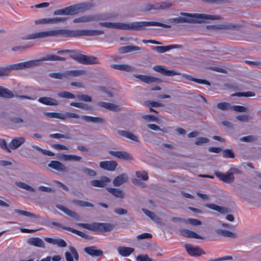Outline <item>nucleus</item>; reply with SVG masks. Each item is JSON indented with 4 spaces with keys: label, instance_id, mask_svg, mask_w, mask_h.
<instances>
[{
    "label": "nucleus",
    "instance_id": "1",
    "mask_svg": "<svg viewBox=\"0 0 261 261\" xmlns=\"http://www.w3.org/2000/svg\"><path fill=\"white\" fill-rule=\"evenodd\" d=\"M104 34L102 30H70L66 29L53 30L30 34L23 39L31 40L44 38L48 37L61 36L63 37H76L79 36H94Z\"/></svg>",
    "mask_w": 261,
    "mask_h": 261
},
{
    "label": "nucleus",
    "instance_id": "2",
    "mask_svg": "<svg viewBox=\"0 0 261 261\" xmlns=\"http://www.w3.org/2000/svg\"><path fill=\"white\" fill-rule=\"evenodd\" d=\"M99 25L109 29L116 30L142 31L145 30V28L149 26H158L165 28L170 29L171 25L156 21H134L129 23L123 22H100Z\"/></svg>",
    "mask_w": 261,
    "mask_h": 261
},
{
    "label": "nucleus",
    "instance_id": "3",
    "mask_svg": "<svg viewBox=\"0 0 261 261\" xmlns=\"http://www.w3.org/2000/svg\"><path fill=\"white\" fill-rule=\"evenodd\" d=\"M180 14L182 16L171 18L168 19L171 23H201L205 22V20H220L222 19L219 15H213L206 14L189 13L181 12Z\"/></svg>",
    "mask_w": 261,
    "mask_h": 261
},
{
    "label": "nucleus",
    "instance_id": "4",
    "mask_svg": "<svg viewBox=\"0 0 261 261\" xmlns=\"http://www.w3.org/2000/svg\"><path fill=\"white\" fill-rule=\"evenodd\" d=\"M24 109L19 108L8 113H3L8 123L13 129H19L27 126V122L23 114Z\"/></svg>",
    "mask_w": 261,
    "mask_h": 261
},
{
    "label": "nucleus",
    "instance_id": "5",
    "mask_svg": "<svg viewBox=\"0 0 261 261\" xmlns=\"http://www.w3.org/2000/svg\"><path fill=\"white\" fill-rule=\"evenodd\" d=\"M94 6V4L91 3H80L57 10L54 11V14L55 15H73L81 12L89 10Z\"/></svg>",
    "mask_w": 261,
    "mask_h": 261
},
{
    "label": "nucleus",
    "instance_id": "6",
    "mask_svg": "<svg viewBox=\"0 0 261 261\" xmlns=\"http://www.w3.org/2000/svg\"><path fill=\"white\" fill-rule=\"evenodd\" d=\"M76 225L91 231L99 230L102 232L111 231L115 226V224L112 223L98 222H94L91 224L79 223Z\"/></svg>",
    "mask_w": 261,
    "mask_h": 261
},
{
    "label": "nucleus",
    "instance_id": "7",
    "mask_svg": "<svg viewBox=\"0 0 261 261\" xmlns=\"http://www.w3.org/2000/svg\"><path fill=\"white\" fill-rule=\"evenodd\" d=\"M214 173L223 182L226 184H231L234 180V174H241V171L238 168L233 167L231 168L226 173L215 171Z\"/></svg>",
    "mask_w": 261,
    "mask_h": 261
},
{
    "label": "nucleus",
    "instance_id": "8",
    "mask_svg": "<svg viewBox=\"0 0 261 261\" xmlns=\"http://www.w3.org/2000/svg\"><path fill=\"white\" fill-rule=\"evenodd\" d=\"M30 65L28 62H21L11 64L5 67H0V77L8 76L11 71L27 69Z\"/></svg>",
    "mask_w": 261,
    "mask_h": 261
},
{
    "label": "nucleus",
    "instance_id": "9",
    "mask_svg": "<svg viewBox=\"0 0 261 261\" xmlns=\"http://www.w3.org/2000/svg\"><path fill=\"white\" fill-rule=\"evenodd\" d=\"M14 212L16 213H18L20 215L25 216L27 217H33L34 218L38 219L39 221H41L40 223L42 224H48L50 223V220L47 217H42L38 215H36L35 214L27 212L25 211L20 210L18 209H15Z\"/></svg>",
    "mask_w": 261,
    "mask_h": 261
},
{
    "label": "nucleus",
    "instance_id": "10",
    "mask_svg": "<svg viewBox=\"0 0 261 261\" xmlns=\"http://www.w3.org/2000/svg\"><path fill=\"white\" fill-rule=\"evenodd\" d=\"M108 153L114 157L127 161H131L134 159L130 153L125 151L109 150Z\"/></svg>",
    "mask_w": 261,
    "mask_h": 261
},
{
    "label": "nucleus",
    "instance_id": "11",
    "mask_svg": "<svg viewBox=\"0 0 261 261\" xmlns=\"http://www.w3.org/2000/svg\"><path fill=\"white\" fill-rule=\"evenodd\" d=\"M44 61H57V56L49 54L38 60L26 61L25 62H28L30 64L29 66L27 67V68H30L38 66L39 65L40 62Z\"/></svg>",
    "mask_w": 261,
    "mask_h": 261
},
{
    "label": "nucleus",
    "instance_id": "12",
    "mask_svg": "<svg viewBox=\"0 0 261 261\" xmlns=\"http://www.w3.org/2000/svg\"><path fill=\"white\" fill-rule=\"evenodd\" d=\"M153 69L165 76H174L176 75H180L179 72H177L174 70H168L165 66L163 65H155L153 67Z\"/></svg>",
    "mask_w": 261,
    "mask_h": 261
},
{
    "label": "nucleus",
    "instance_id": "13",
    "mask_svg": "<svg viewBox=\"0 0 261 261\" xmlns=\"http://www.w3.org/2000/svg\"><path fill=\"white\" fill-rule=\"evenodd\" d=\"M185 247L189 255L193 256H199L204 254L205 252L199 247H194L191 244H185Z\"/></svg>",
    "mask_w": 261,
    "mask_h": 261
},
{
    "label": "nucleus",
    "instance_id": "14",
    "mask_svg": "<svg viewBox=\"0 0 261 261\" xmlns=\"http://www.w3.org/2000/svg\"><path fill=\"white\" fill-rule=\"evenodd\" d=\"M134 76L146 84H150L152 83H159L161 82V80L160 79L149 75L135 74H134Z\"/></svg>",
    "mask_w": 261,
    "mask_h": 261
},
{
    "label": "nucleus",
    "instance_id": "15",
    "mask_svg": "<svg viewBox=\"0 0 261 261\" xmlns=\"http://www.w3.org/2000/svg\"><path fill=\"white\" fill-rule=\"evenodd\" d=\"M118 164L115 161H106L99 163V166L101 168L110 171L115 170Z\"/></svg>",
    "mask_w": 261,
    "mask_h": 261
},
{
    "label": "nucleus",
    "instance_id": "16",
    "mask_svg": "<svg viewBox=\"0 0 261 261\" xmlns=\"http://www.w3.org/2000/svg\"><path fill=\"white\" fill-rule=\"evenodd\" d=\"M97 105L101 108H105L113 112H119L121 110V108L119 106L113 103L105 101H99L98 102Z\"/></svg>",
    "mask_w": 261,
    "mask_h": 261
},
{
    "label": "nucleus",
    "instance_id": "17",
    "mask_svg": "<svg viewBox=\"0 0 261 261\" xmlns=\"http://www.w3.org/2000/svg\"><path fill=\"white\" fill-rule=\"evenodd\" d=\"M25 142V138L23 137H16L9 143V147L11 149L15 150L19 148Z\"/></svg>",
    "mask_w": 261,
    "mask_h": 261
},
{
    "label": "nucleus",
    "instance_id": "18",
    "mask_svg": "<svg viewBox=\"0 0 261 261\" xmlns=\"http://www.w3.org/2000/svg\"><path fill=\"white\" fill-rule=\"evenodd\" d=\"M79 63L84 65L97 64L98 63L96 57L83 54Z\"/></svg>",
    "mask_w": 261,
    "mask_h": 261
},
{
    "label": "nucleus",
    "instance_id": "19",
    "mask_svg": "<svg viewBox=\"0 0 261 261\" xmlns=\"http://www.w3.org/2000/svg\"><path fill=\"white\" fill-rule=\"evenodd\" d=\"M84 251L92 257H98L103 254V251L101 250L97 249V247L94 246L85 247Z\"/></svg>",
    "mask_w": 261,
    "mask_h": 261
},
{
    "label": "nucleus",
    "instance_id": "20",
    "mask_svg": "<svg viewBox=\"0 0 261 261\" xmlns=\"http://www.w3.org/2000/svg\"><path fill=\"white\" fill-rule=\"evenodd\" d=\"M181 234L186 238H195L197 239H204V238L198 235L196 232L185 228H181L179 230Z\"/></svg>",
    "mask_w": 261,
    "mask_h": 261
},
{
    "label": "nucleus",
    "instance_id": "21",
    "mask_svg": "<svg viewBox=\"0 0 261 261\" xmlns=\"http://www.w3.org/2000/svg\"><path fill=\"white\" fill-rule=\"evenodd\" d=\"M48 167L56 170L57 171L67 172L68 171L67 167L63 164L57 161H52L48 165Z\"/></svg>",
    "mask_w": 261,
    "mask_h": 261
},
{
    "label": "nucleus",
    "instance_id": "22",
    "mask_svg": "<svg viewBox=\"0 0 261 261\" xmlns=\"http://www.w3.org/2000/svg\"><path fill=\"white\" fill-rule=\"evenodd\" d=\"M81 118L87 122H92L93 123H104L106 120L103 117H95L87 115H82Z\"/></svg>",
    "mask_w": 261,
    "mask_h": 261
},
{
    "label": "nucleus",
    "instance_id": "23",
    "mask_svg": "<svg viewBox=\"0 0 261 261\" xmlns=\"http://www.w3.org/2000/svg\"><path fill=\"white\" fill-rule=\"evenodd\" d=\"M56 207L61 211L63 212L65 214L68 215L69 216L73 218L75 220H80V216L76 213L75 212L67 208L61 204H57Z\"/></svg>",
    "mask_w": 261,
    "mask_h": 261
},
{
    "label": "nucleus",
    "instance_id": "24",
    "mask_svg": "<svg viewBox=\"0 0 261 261\" xmlns=\"http://www.w3.org/2000/svg\"><path fill=\"white\" fill-rule=\"evenodd\" d=\"M111 67L116 70L126 72H133L136 70L135 67L127 64H112Z\"/></svg>",
    "mask_w": 261,
    "mask_h": 261
},
{
    "label": "nucleus",
    "instance_id": "25",
    "mask_svg": "<svg viewBox=\"0 0 261 261\" xmlns=\"http://www.w3.org/2000/svg\"><path fill=\"white\" fill-rule=\"evenodd\" d=\"M128 180L126 174L122 173L116 176L113 180V184L115 187H119L125 183Z\"/></svg>",
    "mask_w": 261,
    "mask_h": 261
},
{
    "label": "nucleus",
    "instance_id": "26",
    "mask_svg": "<svg viewBox=\"0 0 261 261\" xmlns=\"http://www.w3.org/2000/svg\"><path fill=\"white\" fill-rule=\"evenodd\" d=\"M117 134L122 137H125L136 142H138L139 141L138 136L129 131L124 130H118Z\"/></svg>",
    "mask_w": 261,
    "mask_h": 261
},
{
    "label": "nucleus",
    "instance_id": "27",
    "mask_svg": "<svg viewBox=\"0 0 261 261\" xmlns=\"http://www.w3.org/2000/svg\"><path fill=\"white\" fill-rule=\"evenodd\" d=\"M111 179L107 176H103L101 180H92L90 181L91 185L93 187L102 188L105 186L106 183L110 182Z\"/></svg>",
    "mask_w": 261,
    "mask_h": 261
},
{
    "label": "nucleus",
    "instance_id": "28",
    "mask_svg": "<svg viewBox=\"0 0 261 261\" xmlns=\"http://www.w3.org/2000/svg\"><path fill=\"white\" fill-rule=\"evenodd\" d=\"M206 207L216 211L221 214H226L229 212V210L225 207L221 206L215 204L208 203L205 205Z\"/></svg>",
    "mask_w": 261,
    "mask_h": 261
},
{
    "label": "nucleus",
    "instance_id": "29",
    "mask_svg": "<svg viewBox=\"0 0 261 261\" xmlns=\"http://www.w3.org/2000/svg\"><path fill=\"white\" fill-rule=\"evenodd\" d=\"M44 240L48 243L57 245L60 247H65L67 246V243L66 242L61 239L45 238Z\"/></svg>",
    "mask_w": 261,
    "mask_h": 261
},
{
    "label": "nucleus",
    "instance_id": "30",
    "mask_svg": "<svg viewBox=\"0 0 261 261\" xmlns=\"http://www.w3.org/2000/svg\"><path fill=\"white\" fill-rule=\"evenodd\" d=\"M65 78L68 77H77L86 74L87 72L85 70H70L65 71Z\"/></svg>",
    "mask_w": 261,
    "mask_h": 261
},
{
    "label": "nucleus",
    "instance_id": "31",
    "mask_svg": "<svg viewBox=\"0 0 261 261\" xmlns=\"http://www.w3.org/2000/svg\"><path fill=\"white\" fill-rule=\"evenodd\" d=\"M117 250L120 255L122 256L126 257L133 253L135 251V249L132 247L120 246L118 248Z\"/></svg>",
    "mask_w": 261,
    "mask_h": 261
},
{
    "label": "nucleus",
    "instance_id": "32",
    "mask_svg": "<svg viewBox=\"0 0 261 261\" xmlns=\"http://www.w3.org/2000/svg\"><path fill=\"white\" fill-rule=\"evenodd\" d=\"M38 101L48 106L58 105V101L56 99L49 97H41L38 99Z\"/></svg>",
    "mask_w": 261,
    "mask_h": 261
},
{
    "label": "nucleus",
    "instance_id": "33",
    "mask_svg": "<svg viewBox=\"0 0 261 261\" xmlns=\"http://www.w3.org/2000/svg\"><path fill=\"white\" fill-rule=\"evenodd\" d=\"M141 10L144 12H147L151 10L158 11V3L154 4L145 3L141 6Z\"/></svg>",
    "mask_w": 261,
    "mask_h": 261
},
{
    "label": "nucleus",
    "instance_id": "34",
    "mask_svg": "<svg viewBox=\"0 0 261 261\" xmlns=\"http://www.w3.org/2000/svg\"><path fill=\"white\" fill-rule=\"evenodd\" d=\"M106 189L108 192L116 197L119 198H123L124 197V192L120 189L107 187Z\"/></svg>",
    "mask_w": 261,
    "mask_h": 261
},
{
    "label": "nucleus",
    "instance_id": "35",
    "mask_svg": "<svg viewBox=\"0 0 261 261\" xmlns=\"http://www.w3.org/2000/svg\"><path fill=\"white\" fill-rule=\"evenodd\" d=\"M94 15H84L73 20L74 23L89 22L95 21Z\"/></svg>",
    "mask_w": 261,
    "mask_h": 261
},
{
    "label": "nucleus",
    "instance_id": "36",
    "mask_svg": "<svg viewBox=\"0 0 261 261\" xmlns=\"http://www.w3.org/2000/svg\"><path fill=\"white\" fill-rule=\"evenodd\" d=\"M177 47V45H170L168 46H159L152 47V50L156 51L158 53L162 54L165 53L171 49L175 48Z\"/></svg>",
    "mask_w": 261,
    "mask_h": 261
},
{
    "label": "nucleus",
    "instance_id": "37",
    "mask_svg": "<svg viewBox=\"0 0 261 261\" xmlns=\"http://www.w3.org/2000/svg\"><path fill=\"white\" fill-rule=\"evenodd\" d=\"M215 231L218 234L225 237L232 238V239H236L237 238V236L235 233L232 232L227 230L218 229H216L215 230Z\"/></svg>",
    "mask_w": 261,
    "mask_h": 261
},
{
    "label": "nucleus",
    "instance_id": "38",
    "mask_svg": "<svg viewBox=\"0 0 261 261\" xmlns=\"http://www.w3.org/2000/svg\"><path fill=\"white\" fill-rule=\"evenodd\" d=\"M28 243L31 245L35 246L38 247H45V245L43 241L39 238H32L28 240Z\"/></svg>",
    "mask_w": 261,
    "mask_h": 261
},
{
    "label": "nucleus",
    "instance_id": "39",
    "mask_svg": "<svg viewBox=\"0 0 261 261\" xmlns=\"http://www.w3.org/2000/svg\"><path fill=\"white\" fill-rule=\"evenodd\" d=\"M141 49L140 47L134 45H128L121 47L119 48V51L121 54H125Z\"/></svg>",
    "mask_w": 261,
    "mask_h": 261
},
{
    "label": "nucleus",
    "instance_id": "40",
    "mask_svg": "<svg viewBox=\"0 0 261 261\" xmlns=\"http://www.w3.org/2000/svg\"><path fill=\"white\" fill-rule=\"evenodd\" d=\"M63 229L70 231L85 239L91 240L92 239V237L85 233L83 232L77 230L69 227H62Z\"/></svg>",
    "mask_w": 261,
    "mask_h": 261
},
{
    "label": "nucleus",
    "instance_id": "41",
    "mask_svg": "<svg viewBox=\"0 0 261 261\" xmlns=\"http://www.w3.org/2000/svg\"><path fill=\"white\" fill-rule=\"evenodd\" d=\"M182 77L189 81H193L201 84L206 85L209 86H211V83L206 80L196 79L192 77L191 75L187 74H183Z\"/></svg>",
    "mask_w": 261,
    "mask_h": 261
},
{
    "label": "nucleus",
    "instance_id": "42",
    "mask_svg": "<svg viewBox=\"0 0 261 261\" xmlns=\"http://www.w3.org/2000/svg\"><path fill=\"white\" fill-rule=\"evenodd\" d=\"M0 97L11 98L14 97V95L8 89L0 86Z\"/></svg>",
    "mask_w": 261,
    "mask_h": 261
},
{
    "label": "nucleus",
    "instance_id": "43",
    "mask_svg": "<svg viewBox=\"0 0 261 261\" xmlns=\"http://www.w3.org/2000/svg\"><path fill=\"white\" fill-rule=\"evenodd\" d=\"M114 17V16L110 13L94 14V18L95 19V21H98L99 20H110Z\"/></svg>",
    "mask_w": 261,
    "mask_h": 261
},
{
    "label": "nucleus",
    "instance_id": "44",
    "mask_svg": "<svg viewBox=\"0 0 261 261\" xmlns=\"http://www.w3.org/2000/svg\"><path fill=\"white\" fill-rule=\"evenodd\" d=\"M70 105L71 106H73L85 111H91L92 109L91 106L86 103L82 102H71L70 103Z\"/></svg>",
    "mask_w": 261,
    "mask_h": 261
},
{
    "label": "nucleus",
    "instance_id": "45",
    "mask_svg": "<svg viewBox=\"0 0 261 261\" xmlns=\"http://www.w3.org/2000/svg\"><path fill=\"white\" fill-rule=\"evenodd\" d=\"M15 185L20 188L24 189L27 191H28L30 192H35L36 190L31 187V186L27 184L22 181H17L15 182Z\"/></svg>",
    "mask_w": 261,
    "mask_h": 261
},
{
    "label": "nucleus",
    "instance_id": "46",
    "mask_svg": "<svg viewBox=\"0 0 261 261\" xmlns=\"http://www.w3.org/2000/svg\"><path fill=\"white\" fill-rule=\"evenodd\" d=\"M142 212L148 217H149L151 219L153 220L155 222H160L159 217L156 215L153 212L150 211L145 208L142 209Z\"/></svg>",
    "mask_w": 261,
    "mask_h": 261
},
{
    "label": "nucleus",
    "instance_id": "47",
    "mask_svg": "<svg viewBox=\"0 0 261 261\" xmlns=\"http://www.w3.org/2000/svg\"><path fill=\"white\" fill-rule=\"evenodd\" d=\"M69 53L70 54L69 56L71 59L75 60L78 63H79V61H80V59H81V57L83 54H81L77 50H70V49H69Z\"/></svg>",
    "mask_w": 261,
    "mask_h": 261
},
{
    "label": "nucleus",
    "instance_id": "48",
    "mask_svg": "<svg viewBox=\"0 0 261 261\" xmlns=\"http://www.w3.org/2000/svg\"><path fill=\"white\" fill-rule=\"evenodd\" d=\"M72 202L81 207H94V205L92 203L83 200L73 199Z\"/></svg>",
    "mask_w": 261,
    "mask_h": 261
},
{
    "label": "nucleus",
    "instance_id": "49",
    "mask_svg": "<svg viewBox=\"0 0 261 261\" xmlns=\"http://www.w3.org/2000/svg\"><path fill=\"white\" fill-rule=\"evenodd\" d=\"M57 95L61 98H67V99H74L76 96L73 94L68 91H61L58 93Z\"/></svg>",
    "mask_w": 261,
    "mask_h": 261
},
{
    "label": "nucleus",
    "instance_id": "50",
    "mask_svg": "<svg viewBox=\"0 0 261 261\" xmlns=\"http://www.w3.org/2000/svg\"><path fill=\"white\" fill-rule=\"evenodd\" d=\"M173 5L172 3L166 1L161 3H158V11L161 10H166L170 8Z\"/></svg>",
    "mask_w": 261,
    "mask_h": 261
},
{
    "label": "nucleus",
    "instance_id": "51",
    "mask_svg": "<svg viewBox=\"0 0 261 261\" xmlns=\"http://www.w3.org/2000/svg\"><path fill=\"white\" fill-rule=\"evenodd\" d=\"M45 116L49 118H55L62 120L64 119L63 114L56 112H46L44 113Z\"/></svg>",
    "mask_w": 261,
    "mask_h": 261
},
{
    "label": "nucleus",
    "instance_id": "52",
    "mask_svg": "<svg viewBox=\"0 0 261 261\" xmlns=\"http://www.w3.org/2000/svg\"><path fill=\"white\" fill-rule=\"evenodd\" d=\"M233 96H244V97H253L255 95V93L252 91H247L243 92H237L231 95Z\"/></svg>",
    "mask_w": 261,
    "mask_h": 261
},
{
    "label": "nucleus",
    "instance_id": "53",
    "mask_svg": "<svg viewBox=\"0 0 261 261\" xmlns=\"http://www.w3.org/2000/svg\"><path fill=\"white\" fill-rule=\"evenodd\" d=\"M136 176L142 180H147L148 179V173L145 171H137L136 172Z\"/></svg>",
    "mask_w": 261,
    "mask_h": 261
},
{
    "label": "nucleus",
    "instance_id": "54",
    "mask_svg": "<svg viewBox=\"0 0 261 261\" xmlns=\"http://www.w3.org/2000/svg\"><path fill=\"white\" fill-rule=\"evenodd\" d=\"M257 140V137L253 135H249L242 137L240 139V141L243 142H253Z\"/></svg>",
    "mask_w": 261,
    "mask_h": 261
},
{
    "label": "nucleus",
    "instance_id": "55",
    "mask_svg": "<svg viewBox=\"0 0 261 261\" xmlns=\"http://www.w3.org/2000/svg\"><path fill=\"white\" fill-rule=\"evenodd\" d=\"M48 75L50 77L56 79H60V80L66 79L65 72L50 73Z\"/></svg>",
    "mask_w": 261,
    "mask_h": 261
},
{
    "label": "nucleus",
    "instance_id": "56",
    "mask_svg": "<svg viewBox=\"0 0 261 261\" xmlns=\"http://www.w3.org/2000/svg\"><path fill=\"white\" fill-rule=\"evenodd\" d=\"M63 156V159L65 161H71V160H74L76 161H79L81 160L82 158L80 156H77L76 155H72V154H62Z\"/></svg>",
    "mask_w": 261,
    "mask_h": 261
},
{
    "label": "nucleus",
    "instance_id": "57",
    "mask_svg": "<svg viewBox=\"0 0 261 261\" xmlns=\"http://www.w3.org/2000/svg\"><path fill=\"white\" fill-rule=\"evenodd\" d=\"M75 97H76L78 100L85 102H91L92 100V97L87 94H77L76 95Z\"/></svg>",
    "mask_w": 261,
    "mask_h": 261
},
{
    "label": "nucleus",
    "instance_id": "58",
    "mask_svg": "<svg viewBox=\"0 0 261 261\" xmlns=\"http://www.w3.org/2000/svg\"><path fill=\"white\" fill-rule=\"evenodd\" d=\"M223 156L225 158H234V154L231 149H226L222 151Z\"/></svg>",
    "mask_w": 261,
    "mask_h": 261
},
{
    "label": "nucleus",
    "instance_id": "59",
    "mask_svg": "<svg viewBox=\"0 0 261 261\" xmlns=\"http://www.w3.org/2000/svg\"><path fill=\"white\" fill-rule=\"evenodd\" d=\"M82 171L86 174L87 175H88L91 177H94L96 175L97 173L93 169L87 168L83 167L82 169Z\"/></svg>",
    "mask_w": 261,
    "mask_h": 261
},
{
    "label": "nucleus",
    "instance_id": "60",
    "mask_svg": "<svg viewBox=\"0 0 261 261\" xmlns=\"http://www.w3.org/2000/svg\"><path fill=\"white\" fill-rule=\"evenodd\" d=\"M64 119H62V120H65L67 118H75V119H79L80 118V116L79 115L74 113H71V112H66L65 113L63 114Z\"/></svg>",
    "mask_w": 261,
    "mask_h": 261
},
{
    "label": "nucleus",
    "instance_id": "61",
    "mask_svg": "<svg viewBox=\"0 0 261 261\" xmlns=\"http://www.w3.org/2000/svg\"><path fill=\"white\" fill-rule=\"evenodd\" d=\"M49 137L51 138L58 139L60 138H65L67 139H70V137L69 136L59 133L51 134L49 135Z\"/></svg>",
    "mask_w": 261,
    "mask_h": 261
},
{
    "label": "nucleus",
    "instance_id": "62",
    "mask_svg": "<svg viewBox=\"0 0 261 261\" xmlns=\"http://www.w3.org/2000/svg\"><path fill=\"white\" fill-rule=\"evenodd\" d=\"M0 147L8 152H11L10 148L9 147H8L6 141L4 139H0Z\"/></svg>",
    "mask_w": 261,
    "mask_h": 261
},
{
    "label": "nucleus",
    "instance_id": "63",
    "mask_svg": "<svg viewBox=\"0 0 261 261\" xmlns=\"http://www.w3.org/2000/svg\"><path fill=\"white\" fill-rule=\"evenodd\" d=\"M210 140L205 137H198L196 139L195 144L197 145H201L204 143L209 142Z\"/></svg>",
    "mask_w": 261,
    "mask_h": 261
},
{
    "label": "nucleus",
    "instance_id": "64",
    "mask_svg": "<svg viewBox=\"0 0 261 261\" xmlns=\"http://www.w3.org/2000/svg\"><path fill=\"white\" fill-rule=\"evenodd\" d=\"M137 261H153L152 259L149 257L147 254L139 255L136 257Z\"/></svg>",
    "mask_w": 261,
    "mask_h": 261
}]
</instances>
